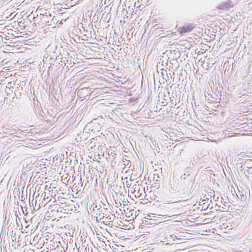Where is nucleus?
Instances as JSON below:
<instances>
[{"label": "nucleus", "mask_w": 252, "mask_h": 252, "mask_svg": "<svg viewBox=\"0 0 252 252\" xmlns=\"http://www.w3.org/2000/svg\"><path fill=\"white\" fill-rule=\"evenodd\" d=\"M194 184V180L189 179L186 181H181L179 197L183 201H186L192 197V188Z\"/></svg>", "instance_id": "obj_1"}, {"label": "nucleus", "mask_w": 252, "mask_h": 252, "mask_svg": "<svg viewBox=\"0 0 252 252\" xmlns=\"http://www.w3.org/2000/svg\"><path fill=\"white\" fill-rule=\"evenodd\" d=\"M249 85L246 83H239L236 85V94L241 98L243 95L247 96L249 94Z\"/></svg>", "instance_id": "obj_2"}, {"label": "nucleus", "mask_w": 252, "mask_h": 252, "mask_svg": "<svg viewBox=\"0 0 252 252\" xmlns=\"http://www.w3.org/2000/svg\"><path fill=\"white\" fill-rule=\"evenodd\" d=\"M180 182L178 180H173L170 182L171 192H177L179 194Z\"/></svg>", "instance_id": "obj_3"}, {"label": "nucleus", "mask_w": 252, "mask_h": 252, "mask_svg": "<svg viewBox=\"0 0 252 252\" xmlns=\"http://www.w3.org/2000/svg\"><path fill=\"white\" fill-rule=\"evenodd\" d=\"M194 28V25L193 24H186L181 28L180 31V33L183 34L186 32H191Z\"/></svg>", "instance_id": "obj_4"}, {"label": "nucleus", "mask_w": 252, "mask_h": 252, "mask_svg": "<svg viewBox=\"0 0 252 252\" xmlns=\"http://www.w3.org/2000/svg\"><path fill=\"white\" fill-rule=\"evenodd\" d=\"M233 6V2L229 0L227 2L220 4L217 8L220 9L225 10V9H228L232 7Z\"/></svg>", "instance_id": "obj_5"}, {"label": "nucleus", "mask_w": 252, "mask_h": 252, "mask_svg": "<svg viewBox=\"0 0 252 252\" xmlns=\"http://www.w3.org/2000/svg\"><path fill=\"white\" fill-rule=\"evenodd\" d=\"M14 96L13 97L12 99L14 101V99L15 98L16 99H18L20 98L21 96V92L19 91V88L17 87V89L14 91Z\"/></svg>", "instance_id": "obj_6"}, {"label": "nucleus", "mask_w": 252, "mask_h": 252, "mask_svg": "<svg viewBox=\"0 0 252 252\" xmlns=\"http://www.w3.org/2000/svg\"><path fill=\"white\" fill-rule=\"evenodd\" d=\"M205 163V161H204V158H199V160H197L196 162H195V163L196 164V165L200 167L201 168H202L204 166H206V165H204V164Z\"/></svg>", "instance_id": "obj_7"}, {"label": "nucleus", "mask_w": 252, "mask_h": 252, "mask_svg": "<svg viewBox=\"0 0 252 252\" xmlns=\"http://www.w3.org/2000/svg\"><path fill=\"white\" fill-rule=\"evenodd\" d=\"M92 207L93 211H94L95 209L97 210V211L98 210H99L101 209L102 207L100 204H97L96 203H93L92 205H91V207H90V209H91V208Z\"/></svg>", "instance_id": "obj_8"}, {"label": "nucleus", "mask_w": 252, "mask_h": 252, "mask_svg": "<svg viewBox=\"0 0 252 252\" xmlns=\"http://www.w3.org/2000/svg\"><path fill=\"white\" fill-rule=\"evenodd\" d=\"M96 215L98 216L99 220H100L103 219L104 217L106 216V214H105L104 212H102V210L101 209L97 211Z\"/></svg>", "instance_id": "obj_9"}, {"label": "nucleus", "mask_w": 252, "mask_h": 252, "mask_svg": "<svg viewBox=\"0 0 252 252\" xmlns=\"http://www.w3.org/2000/svg\"><path fill=\"white\" fill-rule=\"evenodd\" d=\"M189 177V174H186V173H185L181 176V179H182L183 181H186V180H189V179H190V178H188Z\"/></svg>", "instance_id": "obj_10"}, {"label": "nucleus", "mask_w": 252, "mask_h": 252, "mask_svg": "<svg viewBox=\"0 0 252 252\" xmlns=\"http://www.w3.org/2000/svg\"><path fill=\"white\" fill-rule=\"evenodd\" d=\"M115 218V216L114 215H111V216H108L106 217V219L112 221L114 220V218Z\"/></svg>", "instance_id": "obj_11"}, {"label": "nucleus", "mask_w": 252, "mask_h": 252, "mask_svg": "<svg viewBox=\"0 0 252 252\" xmlns=\"http://www.w3.org/2000/svg\"><path fill=\"white\" fill-rule=\"evenodd\" d=\"M9 234L11 235L12 237H15V235H16V234L15 233H14V232H13V230H11L10 232H9Z\"/></svg>", "instance_id": "obj_12"}, {"label": "nucleus", "mask_w": 252, "mask_h": 252, "mask_svg": "<svg viewBox=\"0 0 252 252\" xmlns=\"http://www.w3.org/2000/svg\"><path fill=\"white\" fill-rule=\"evenodd\" d=\"M88 88H82V89H79L78 91V93H81V92L82 91H83L84 90H87Z\"/></svg>", "instance_id": "obj_13"}, {"label": "nucleus", "mask_w": 252, "mask_h": 252, "mask_svg": "<svg viewBox=\"0 0 252 252\" xmlns=\"http://www.w3.org/2000/svg\"><path fill=\"white\" fill-rule=\"evenodd\" d=\"M94 218H95L96 220L98 221V220H97V217H94Z\"/></svg>", "instance_id": "obj_14"}, {"label": "nucleus", "mask_w": 252, "mask_h": 252, "mask_svg": "<svg viewBox=\"0 0 252 252\" xmlns=\"http://www.w3.org/2000/svg\"><path fill=\"white\" fill-rule=\"evenodd\" d=\"M100 203H102L103 205H105L104 204H103V203H102V202L101 201H100Z\"/></svg>", "instance_id": "obj_15"}, {"label": "nucleus", "mask_w": 252, "mask_h": 252, "mask_svg": "<svg viewBox=\"0 0 252 252\" xmlns=\"http://www.w3.org/2000/svg\"><path fill=\"white\" fill-rule=\"evenodd\" d=\"M21 208H22V209H23L22 207H21ZM22 212H23V213H24V210H22Z\"/></svg>", "instance_id": "obj_16"}, {"label": "nucleus", "mask_w": 252, "mask_h": 252, "mask_svg": "<svg viewBox=\"0 0 252 252\" xmlns=\"http://www.w3.org/2000/svg\"><path fill=\"white\" fill-rule=\"evenodd\" d=\"M208 168H209V167L207 166V167H205V169H207Z\"/></svg>", "instance_id": "obj_17"}, {"label": "nucleus", "mask_w": 252, "mask_h": 252, "mask_svg": "<svg viewBox=\"0 0 252 252\" xmlns=\"http://www.w3.org/2000/svg\"><path fill=\"white\" fill-rule=\"evenodd\" d=\"M104 209L107 210V209L106 208H104Z\"/></svg>", "instance_id": "obj_18"}, {"label": "nucleus", "mask_w": 252, "mask_h": 252, "mask_svg": "<svg viewBox=\"0 0 252 252\" xmlns=\"http://www.w3.org/2000/svg\"><path fill=\"white\" fill-rule=\"evenodd\" d=\"M25 222L27 223V221L26 220H25Z\"/></svg>", "instance_id": "obj_19"}, {"label": "nucleus", "mask_w": 252, "mask_h": 252, "mask_svg": "<svg viewBox=\"0 0 252 252\" xmlns=\"http://www.w3.org/2000/svg\"><path fill=\"white\" fill-rule=\"evenodd\" d=\"M29 226V225L27 226H26V227L27 228Z\"/></svg>", "instance_id": "obj_20"}]
</instances>
